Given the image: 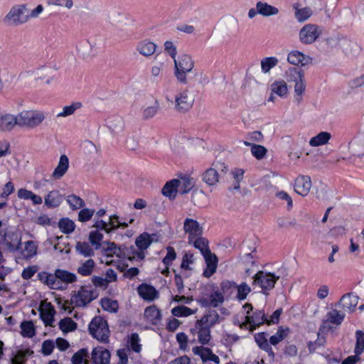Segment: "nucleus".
Masks as SVG:
<instances>
[{
	"label": "nucleus",
	"mask_w": 364,
	"mask_h": 364,
	"mask_svg": "<svg viewBox=\"0 0 364 364\" xmlns=\"http://www.w3.org/2000/svg\"><path fill=\"white\" fill-rule=\"evenodd\" d=\"M331 138V134L327 132H321L316 136L312 137L309 141L311 146H319L326 144Z\"/></svg>",
	"instance_id": "nucleus-36"
},
{
	"label": "nucleus",
	"mask_w": 364,
	"mask_h": 364,
	"mask_svg": "<svg viewBox=\"0 0 364 364\" xmlns=\"http://www.w3.org/2000/svg\"><path fill=\"white\" fill-rule=\"evenodd\" d=\"M358 296L354 293H346L341 298L336 306L341 307L343 310L349 313L353 312L358 303Z\"/></svg>",
	"instance_id": "nucleus-12"
},
{
	"label": "nucleus",
	"mask_w": 364,
	"mask_h": 364,
	"mask_svg": "<svg viewBox=\"0 0 364 364\" xmlns=\"http://www.w3.org/2000/svg\"><path fill=\"white\" fill-rule=\"evenodd\" d=\"M210 304L213 307H218L224 301V296L219 291H214L210 296Z\"/></svg>",
	"instance_id": "nucleus-62"
},
{
	"label": "nucleus",
	"mask_w": 364,
	"mask_h": 364,
	"mask_svg": "<svg viewBox=\"0 0 364 364\" xmlns=\"http://www.w3.org/2000/svg\"><path fill=\"white\" fill-rule=\"evenodd\" d=\"M82 105L80 102H74L70 105L65 106L62 112L57 114L58 117H66L75 113L77 109L82 107Z\"/></svg>",
	"instance_id": "nucleus-45"
},
{
	"label": "nucleus",
	"mask_w": 364,
	"mask_h": 364,
	"mask_svg": "<svg viewBox=\"0 0 364 364\" xmlns=\"http://www.w3.org/2000/svg\"><path fill=\"white\" fill-rule=\"evenodd\" d=\"M174 60V75L178 82L186 85L188 80L186 77L187 73H190L193 67L194 62L191 57L186 54L181 55L178 59L176 58Z\"/></svg>",
	"instance_id": "nucleus-2"
},
{
	"label": "nucleus",
	"mask_w": 364,
	"mask_h": 364,
	"mask_svg": "<svg viewBox=\"0 0 364 364\" xmlns=\"http://www.w3.org/2000/svg\"><path fill=\"white\" fill-rule=\"evenodd\" d=\"M236 288L237 284L232 281L225 280L220 283V292L226 296H230Z\"/></svg>",
	"instance_id": "nucleus-51"
},
{
	"label": "nucleus",
	"mask_w": 364,
	"mask_h": 364,
	"mask_svg": "<svg viewBox=\"0 0 364 364\" xmlns=\"http://www.w3.org/2000/svg\"><path fill=\"white\" fill-rule=\"evenodd\" d=\"M166 255L162 259V262L165 266L169 267L172 264L173 261L176 258V253L173 247L168 246L166 247Z\"/></svg>",
	"instance_id": "nucleus-63"
},
{
	"label": "nucleus",
	"mask_w": 364,
	"mask_h": 364,
	"mask_svg": "<svg viewBox=\"0 0 364 364\" xmlns=\"http://www.w3.org/2000/svg\"><path fill=\"white\" fill-rule=\"evenodd\" d=\"M278 63V59L276 57H267L261 60V68L264 73H267L269 70L276 66Z\"/></svg>",
	"instance_id": "nucleus-55"
},
{
	"label": "nucleus",
	"mask_w": 364,
	"mask_h": 364,
	"mask_svg": "<svg viewBox=\"0 0 364 364\" xmlns=\"http://www.w3.org/2000/svg\"><path fill=\"white\" fill-rule=\"evenodd\" d=\"M321 35L317 25L306 24L299 32V40L304 44H311L316 41Z\"/></svg>",
	"instance_id": "nucleus-9"
},
{
	"label": "nucleus",
	"mask_w": 364,
	"mask_h": 364,
	"mask_svg": "<svg viewBox=\"0 0 364 364\" xmlns=\"http://www.w3.org/2000/svg\"><path fill=\"white\" fill-rule=\"evenodd\" d=\"M55 272L58 280L61 283L64 282L65 284H71L77 281L76 275L67 270L57 269Z\"/></svg>",
	"instance_id": "nucleus-38"
},
{
	"label": "nucleus",
	"mask_w": 364,
	"mask_h": 364,
	"mask_svg": "<svg viewBox=\"0 0 364 364\" xmlns=\"http://www.w3.org/2000/svg\"><path fill=\"white\" fill-rule=\"evenodd\" d=\"M58 228L63 233L70 234L75 230V224L68 218H63L60 219Z\"/></svg>",
	"instance_id": "nucleus-39"
},
{
	"label": "nucleus",
	"mask_w": 364,
	"mask_h": 364,
	"mask_svg": "<svg viewBox=\"0 0 364 364\" xmlns=\"http://www.w3.org/2000/svg\"><path fill=\"white\" fill-rule=\"evenodd\" d=\"M311 187V181L308 176H299L294 182V191L296 193L306 196L310 191Z\"/></svg>",
	"instance_id": "nucleus-15"
},
{
	"label": "nucleus",
	"mask_w": 364,
	"mask_h": 364,
	"mask_svg": "<svg viewBox=\"0 0 364 364\" xmlns=\"http://www.w3.org/2000/svg\"><path fill=\"white\" fill-rule=\"evenodd\" d=\"M90 334L102 343L109 341V330L108 323L101 316H95L90 321L88 326Z\"/></svg>",
	"instance_id": "nucleus-3"
},
{
	"label": "nucleus",
	"mask_w": 364,
	"mask_h": 364,
	"mask_svg": "<svg viewBox=\"0 0 364 364\" xmlns=\"http://www.w3.org/2000/svg\"><path fill=\"white\" fill-rule=\"evenodd\" d=\"M89 358V352L87 348H81L73 354L71 358L73 364H90L87 360Z\"/></svg>",
	"instance_id": "nucleus-37"
},
{
	"label": "nucleus",
	"mask_w": 364,
	"mask_h": 364,
	"mask_svg": "<svg viewBox=\"0 0 364 364\" xmlns=\"http://www.w3.org/2000/svg\"><path fill=\"white\" fill-rule=\"evenodd\" d=\"M144 316L153 324H156L161 318V311L155 305L148 306L145 309Z\"/></svg>",
	"instance_id": "nucleus-30"
},
{
	"label": "nucleus",
	"mask_w": 364,
	"mask_h": 364,
	"mask_svg": "<svg viewBox=\"0 0 364 364\" xmlns=\"http://www.w3.org/2000/svg\"><path fill=\"white\" fill-rule=\"evenodd\" d=\"M256 7L258 9V14L263 16H274L279 14V9L277 7L262 1H258Z\"/></svg>",
	"instance_id": "nucleus-29"
},
{
	"label": "nucleus",
	"mask_w": 364,
	"mask_h": 364,
	"mask_svg": "<svg viewBox=\"0 0 364 364\" xmlns=\"http://www.w3.org/2000/svg\"><path fill=\"white\" fill-rule=\"evenodd\" d=\"M243 144L251 147V153L257 159H262L267 154V149L262 145L255 144L248 141H244Z\"/></svg>",
	"instance_id": "nucleus-34"
},
{
	"label": "nucleus",
	"mask_w": 364,
	"mask_h": 364,
	"mask_svg": "<svg viewBox=\"0 0 364 364\" xmlns=\"http://www.w3.org/2000/svg\"><path fill=\"white\" fill-rule=\"evenodd\" d=\"M171 314L174 316H188L194 314V311L185 306H178L172 309Z\"/></svg>",
	"instance_id": "nucleus-59"
},
{
	"label": "nucleus",
	"mask_w": 364,
	"mask_h": 364,
	"mask_svg": "<svg viewBox=\"0 0 364 364\" xmlns=\"http://www.w3.org/2000/svg\"><path fill=\"white\" fill-rule=\"evenodd\" d=\"M38 245L33 240L26 241L24 243V250L22 252L25 259H31L37 255Z\"/></svg>",
	"instance_id": "nucleus-35"
},
{
	"label": "nucleus",
	"mask_w": 364,
	"mask_h": 364,
	"mask_svg": "<svg viewBox=\"0 0 364 364\" xmlns=\"http://www.w3.org/2000/svg\"><path fill=\"white\" fill-rule=\"evenodd\" d=\"M349 149L354 156L364 155V136L358 135L349 143Z\"/></svg>",
	"instance_id": "nucleus-23"
},
{
	"label": "nucleus",
	"mask_w": 364,
	"mask_h": 364,
	"mask_svg": "<svg viewBox=\"0 0 364 364\" xmlns=\"http://www.w3.org/2000/svg\"><path fill=\"white\" fill-rule=\"evenodd\" d=\"M102 308L107 311L116 313L118 311L119 305L116 300L109 298H103L100 301Z\"/></svg>",
	"instance_id": "nucleus-47"
},
{
	"label": "nucleus",
	"mask_w": 364,
	"mask_h": 364,
	"mask_svg": "<svg viewBox=\"0 0 364 364\" xmlns=\"http://www.w3.org/2000/svg\"><path fill=\"white\" fill-rule=\"evenodd\" d=\"M18 126L35 128L45 119L43 112L38 111H23L17 115Z\"/></svg>",
	"instance_id": "nucleus-6"
},
{
	"label": "nucleus",
	"mask_w": 364,
	"mask_h": 364,
	"mask_svg": "<svg viewBox=\"0 0 364 364\" xmlns=\"http://www.w3.org/2000/svg\"><path fill=\"white\" fill-rule=\"evenodd\" d=\"M28 350H20L18 353L11 359V364H26L27 357L29 355Z\"/></svg>",
	"instance_id": "nucleus-64"
},
{
	"label": "nucleus",
	"mask_w": 364,
	"mask_h": 364,
	"mask_svg": "<svg viewBox=\"0 0 364 364\" xmlns=\"http://www.w3.org/2000/svg\"><path fill=\"white\" fill-rule=\"evenodd\" d=\"M184 231L188 234V243L191 244V241L196 237L201 236L203 235V228L200 226L198 222L196 220L186 218L183 223Z\"/></svg>",
	"instance_id": "nucleus-11"
},
{
	"label": "nucleus",
	"mask_w": 364,
	"mask_h": 364,
	"mask_svg": "<svg viewBox=\"0 0 364 364\" xmlns=\"http://www.w3.org/2000/svg\"><path fill=\"white\" fill-rule=\"evenodd\" d=\"M159 109V103L155 100L154 104L151 106L147 107L142 112V117L144 119H149L154 117L158 112Z\"/></svg>",
	"instance_id": "nucleus-58"
},
{
	"label": "nucleus",
	"mask_w": 364,
	"mask_h": 364,
	"mask_svg": "<svg viewBox=\"0 0 364 364\" xmlns=\"http://www.w3.org/2000/svg\"><path fill=\"white\" fill-rule=\"evenodd\" d=\"M287 60L294 65L306 66L312 63V58L309 55H306L299 50L291 51L288 54Z\"/></svg>",
	"instance_id": "nucleus-17"
},
{
	"label": "nucleus",
	"mask_w": 364,
	"mask_h": 364,
	"mask_svg": "<svg viewBox=\"0 0 364 364\" xmlns=\"http://www.w3.org/2000/svg\"><path fill=\"white\" fill-rule=\"evenodd\" d=\"M197 321L202 324L213 327L216 323L220 322V316L215 310H210L200 319Z\"/></svg>",
	"instance_id": "nucleus-33"
},
{
	"label": "nucleus",
	"mask_w": 364,
	"mask_h": 364,
	"mask_svg": "<svg viewBox=\"0 0 364 364\" xmlns=\"http://www.w3.org/2000/svg\"><path fill=\"white\" fill-rule=\"evenodd\" d=\"M40 317L46 326H53L55 310L50 303H47L43 307L39 309Z\"/></svg>",
	"instance_id": "nucleus-19"
},
{
	"label": "nucleus",
	"mask_w": 364,
	"mask_h": 364,
	"mask_svg": "<svg viewBox=\"0 0 364 364\" xmlns=\"http://www.w3.org/2000/svg\"><path fill=\"white\" fill-rule=\"evenodd\" d=\"M97 298L92 290L81 287L77 292H74L70 299V304L76 307H85Z\"/></svg>",
	"instance_id": "nucleus-7"
},
{
	"label": "nucleus",
	"mask_w": 364,
	"mask_h": 364,
	"mask_svg": "<svg viewBox=\"0 0 364 364\" xmlns=\"http://www.w3.org/2000/svg\"><path fill=\"white\" fill-rule=\"evenodd\" d=\"M255 340L258 346L263 350L268 353L269 355L274 357V353L267 340V333L262 332L255 334Z\"/></svg>",
	"instance_id": "nucleus-28"
},
{
	"label": "nucleus",
	"mask_w": 364,
	"mask_h": 364,
	"mask_svg": "<svg viewBox=\"0 0 364 364\" xmlns=\"http://www.w3.org/2000/svg\"><path fill=\"white\" fill-rule=\"evenodd\" d=\"M155 237H156L155 234L149 235L147 232H143L136 238L135 245L139 250H146L154 242Z\"/></svg>",
	"instance_id": "nucleus-26"
},
{
	"label": "nucleus",
	"mask_w": 364,
	"mask_h": 364,
	"mask_svg": "<svg viewBox=\"0 0 364 364\" xmlns=\"http://www.w3.org/2000/svg\"><path fill=\"white\" fill-rule=\"evenodd\" d=\"M196 329L198 330V340L202 345H208L211 339L210 328L207 325L202 324L196 321L195 324Z\"/></svg>",
	"instance_id": "nucleus-20"
},
{
	"label": "nucleus",
	"mask_w": 364,
	"mask_h": 364,
	"mask_svg": "<svg viewBox=\"0 0 364 364\" xmlns=\"http://www.w3.org/2000/svg\"><path fill=\"white\" fill-rule=\"evenodd\" d=\"M156 48V44L147 40L140 41L136 46V50L146 57L152 55L155 53Z\"/></svg>",
	"instance_id": "nucleus-27"
},
{
	"label": "nucleus",
	"mask_w": 364,
	"mask_h": 364,
	"mask_svg": "<svg viewBox=\"0 0 364 364\" xmlns=\"http://www.w3.org/2000/svg\"><path fill=\"white\" fill-rule=\"evenodd\" d=\"M191 244L193 245L196 248L198 249L202 255L204 254L206 250H210L208 247V240L205 237H203L202 235L196 237V238L191 241Z\"/></svg>",
	"instance_id": "nucleus-52"
},
{
	"label": "nucleus",
	"mask_w": 364,
	"mask_h": 364,
	"mask_svg": "<svg viewBox=\"0 0 364 364\" xmlns=\"http://www.w3.org/2000/svg\"><path fill=\"white\" fill-rule=\"evenodd\" d=\"M228 170V166L220 161L213 163L211 167L206 169L202 174V181L208 186H215Z\"/></svg>",
	"instance_id": "nucleus-4"
},
{
	"label": "nucleus",
	"mask_w": 364,
	"mask_h": 364,
	"mask_svg": "<svg viewBox=\"0 0 364 364\" xmlns=\"http://www.w3.org/2000/svg\"><path fill=\"white\" fill-rule=\"evenodd\" d=\"M68 167L69 159L68 156L65 154L61 155L58 164L52 173V177L55 179H60L67 172Z\"/></svg>",
	"instance_id": "nucleus-25"
},
{
	"label": "nucleus",
	"mask_w": 364,
	"mask_h": 364,
	"mask_svg": "<svg viewBox=\"0 0 364 364\" xmlns=\"http://www.w3.org/2000/svg\"><path fill=\"white\" fill-rule=\"evenodd\" d=\"M137 291L139 295L146 301H151L159 297V292L155 287L145 283L138 287Z\"/></svg>",
	"instance_id": "nucleus-18"
},
{
	"label": "nucleus",
	"mask_w": 364,
	"mask_h": 364,
	"mask_svg": "<svg viewBox=\"0 0 364 364\" xmlns=\"http://www.w3.org/2000/svg\"><path fill=\"white\" fill-rule=\"evenodd\" d=\"M279 279V276L274 273L261 270L253 277L252 285H258L262 289V292L267 295L268 291L274 287Z\"/></svg>",
	"instance_id": "nucleus-5"
},
{
	"label": "nucleus",
	"mask_w": 364,
	"mask_h": 364,
	"mask_svg": "<svg viewBox=\"0 0 364 364\" xmlns=\"http://www.w3.org/2000/svg\"><path fill=\"white\" fill-rule=\"evenodd\" d=\"M345 316L343 312L336 309H331L326 315L327 319L323 321V323L321 325L319 331H324L326 329H331V326L327 325L328 323L336 324V326L341 325L344 320Z\"/></svg>",
	"instance_id": "nucleus-10"
},
{
	"label": "nucleus",
	"mask_w": 364,
	"mask_h": 364,
	"mask_svg": "<svg viewBox=\"0 0 364 364\" xmlns=\"http://www.w3.org/2000/svg\"><path fill=\"white\" fill-rule=\"evenodd\" d=\"M76 251L85 256L91 257L94 255V250L91 248L90 245L85 242H77L75 246Z\"/></svg>",
	"instance_id": "nucleus-53"
},
{
	"label": "nucleus",
	"mask_w": 364,
	"mask_h": 364,
	"mask_svg": "<svg viewBox=\"0 0 364 364\" xmlns=\"http://www.w3.org/2000/svg\"><path fill=\"white\" fill-rule=\"evenodd\" d=\"M63 200V196L59 191L53 190L44 197V203L48 208H55L62 203Z\"/></svg>",
	"instance_id": "nucleus-21"
},
{
	"label": "nucleus",
	"mask_w": 364,
	"mask_h": 364,
	"mask_svg": "<svg viewBox=\"0 0 364 364\" xmlns=\"http://www.w3.org/2000/svg\"><path fill=\"white\" fill-rule=\"evenodd\" d=\"M50 289L55 290H62L64 287L62 286L61 282L58 280L56 272L54 274L49 273L48 279L46 284Z\"/></svg>",
	"instance_id": "nucleus-61"
},
{
	"label": "nucleus",
	"mask_w": 364,
	"mask_h": 364,
	"mask_svg": "<svg viewBox=\"0 0 364 364\" xmlns=\"http://www.w3.org/2000/svg\"><path fill=\"white\" fill-rule=\"evenodd\" d=\"M100 249L105 253L107 257H112L114 255L119 258H125L127 257L124 250L121 247H117L114 242H103Z\"/></svg>",
	"instance_id": "nucleus-16"
},
{
	"label": "nucleus",
	"mask_w": 364,
	"mask_h": 364,
	"mask_svg": "<svg viewBox=\"0 0 364 364\" xmlns=\"http://www.w3.org/2000/svg\"><path fill=\"white\" fill-rule=\"evenodd\" d=\"M59 328L63 333H68L75 331L77 328V323L70 317L61 319L59 322Z\"/></svg>",
	"instance_id": "nucleus-46"
},
{
	"label": "nucleus",
	"mask_w": 364,
	"mask_h": 364,
	"mask_svg": "<svg viewBox=\"0 0 364 364\" xmlns=\"http://www.w3.org/2000/svg\"><path fill=\"white\" fill-rule=\"evenodd\" d=\"M356 343L354 352L357 355H360L364 350V332L361 330H357L355 332Z\"/></svg>",
	"instance_id": "nucleus-57"
},
{
	"label": "nucleus",
	"mask_w": 364,
	"mask_h": 364,
	"mask_svg": "<svg viewBox=\"0 0 364 364\" xmlns=\"http://www.w3.org/2000/svg\"><path fill=\"white\" fill-rule=\"evenodd\" d=\"M175 109L180 112H186L188 111L194 103V99L190 95L188 89L178 92L175 96Z\"/></svg>",
	"instance_id": "nucleus-8"
},
{
	"label": "nucleus",
	"mask_w": 364,
	"mask_h": 364,
	"mask_svg": "<svg viewBox=\"0 0 364 364\" xmlns=\"http://www.w3.org/2000/svg\"><path fill=\"white\" fill-rule=\"evenodd\" d=\"M29 9L27 4H17L11 7L5 16L3 21L10 26L22 25L28 21V12Z\"/></svg>",
	"instance_id": "nucleus-1"
},
{
	"label": "nucleus",
	"mask_w": 364,
	"mask_h": 364,
	"mask_svg": "<svg viewBox=\"0 0 364 364\" xmlns=\"http://www.w3.org/2000/svg\"><path fill=\"white\" fill-rule=\"evenodd\" d=\"M289 332V328H284L282 326L279 327L277 333L269 338V343L273 346L277 345L287 336Z\"/></svg>",
	"instance_id": "nucleus-44"
},
{
	"label": "nucleus",
	"mask_w": 364,
	"mask_h": 364,
	"mask_svg": "<svg viewBox=\"0 0 364 364\" xmlns=\"http://www.w3.org/2000/svg\"><path fill=\"white\" fill-rule=\"evenodd\" d=\"M102 239V233L97 230L91 231L89 234V240L95 246V250H99L102 247V243H101V241Z\"/></svg>",
	"instance_id": "nucleus-56"
},
{
	"label": "nucleus",
	"mask_w": 364,
	"mask_h": 364,
	"mask_svg": "<svg viewBox=\"0 0 364 364\" xmlns=\"http://www.w3.org/2000/svg\"><path fill=\"white\" fill-rule=\"evenodd\" d=\"M7 237L10 240L6 238L5 244L11 252H14L21 249V237L18 234L13 232Z\"/></svg>",
	"instance_id": "nucleus-32"
},
{
	"label": "nucleus",
	"mask_w": 364,
	"mask_h": 364,
	"mask_svg": "<svg viewBox=\"0 0 364 364\" xmlns=\"http://www.w3.org/2000/svg\"><path fill=\"white\" fill-rule=\"evenodd\" d=\"M16 125H18L17 115L14 116L11 114H5L0 115L1 132H10Z\"/></svg>",
	"instance_id": "nucleus-22"
},
{
	"label": "nucleus",
	"mask_w": 364,
	"mask_h": 364,
	"mask_svg": "<svg viewBox=\"0 0 364 364\" xmlns=\"http://www.w3.org/2000/svg\"><path fill=\"white\" fill-rule=\"evenodd\" d=\"M180 186V180L177 178L172 179L166 183L164 186L161 193L164 196L168 197L170 200L176 198L177 188Z\"/></svg>",
	"instance_id": "nucleus-24"
},
{
	"label": "nucleus",
	"mask_w": 364,
	"mask_h": 364,
	"mask_svg": "<svg viewBox=\"0 0 364 364\" xmlns=\"http://www.w3.org/2000/svg\"><path fill=\"white\" fill-rule=\"evenodd\" d=\"M93 228H96V230H104L107 233H111L116 230V228L114 227L112 223L105 222L102 220L97 219L95 221Z\"/></svg>",
	"instance_id": "nucleus-49"
},
{
	"label": "nucleus",
	"mask_w": 364,
	"mask_h": 364,
	"mask_svg": "<svg viewBox=\"0 0 364 364\" xmlns=\"http://www.w3.org/2000/svg\"><path fill=\"white\" fill-rule=\"evenodd\" d=\"M271 90L272 93H275L279 97H284L287 93V83L284 80L274 81L271 85Z\"/></svg>",
	"instance_id": "nucleus-43"
},
{
	"label": "nucleus",
	"mask_w": 364,
	"mask_h": 364,
	"mask_svg": "<svg viewBox=\"0 0 364 364\" xmlns=\"http://www.w3.org/2000/svg\"><path fill=\"white\" fill-rule=\"evenodd\" d=\"M67 203L73 210H78L85 207V201L79 196L71 194L67 196Z\"/></svg>",
	"instance_id": "nucleus-42"
},
{
	"label": "nucleus",
	"mask_w": 364,
	"mask_h": 364,
	"mask_svg": "<svg viewBox=\"0 0 364 364\" xmlns=\"http://www.w3.org/2000/svg\"><path fill=\"white\" fill-rule=\"evenodd\" d=\"M95 263L92 259H89L78 267L77 272L82 276H90L92 274Z\"/></svg>",
	"instance_id": "nucleus-40"
},
{
	"label": "nucleus",
	"mask_w": 364,
	"mask_h": 364,
	"mask_svg": "<svg viewBox=\"0 0 364 364\" xmlns=\"http://www.w3.org/2000/svg\"><path fill=\"white\" fill-rule=\"evenodd\" d=\"M23 337L33 338L36 335L33 323L31 321H23L20 325Z\"/></svg>",
	"instance_id": "nucleus-41"
},
{
	"label": "nucleus",
	"mask_w": 364,
	"mask_h": 364,
	"mask_svg": "<svg viewBox=\"0 0 364 364\" xmlns=\"http://www.w3.org/2000/svg\"><path fill=\"white\" fill-rule=\"evenodd\" d=\"M287 80L289 82H298L301 79H304V70L297 68H291L287 71Z\"/></svg>",
	"instance_id": "nucleus-48"
},
{
	"label": "nucleus",
	"mask_w": 364,
	"mask_h": 364,
	"mask_svg": "<svg viewBox=\"0 0 364 364\" xmlns=\"http://www.w3.org/2000/svg\"><path fill=\"white\" fill-rule=\"evenodd\" d=\"M246 322L252 326H259L264 323H267V318L263 311L258 310L254 312L252 316H245Z\"/></svg>",
	"instance_id": "nucleus-31"
},
{
	"label": "nucleus",
	"mask_w": 364,
	"mask_h": 364,
	"mask_svg": "<svg viewBox=\"0 0 364 364\" xmlns=\"http://www.w3.org/2000/svg\"><path fill=\"white\" fill-rule=\"evenodd\" d=\"M109 128L114 132H119L123 130L124 122L120 117H114L108 121Z\"/></svg>",
	"instance_id": "nucleus-54"
},
{
	"label": "nucleus",
	"mask_w": 364,
	"mask_h": 364,
	"mask_svg": "<svg viewBox=\"0 0 364 364\" xmlns=\"http://www.w3.org/2000/svg\"><path fill=\"white\" fill-rule=\"evenodd\" d=\"M236 289L237 291V299L240 301L245 300L248 294L251 291V288L245 282H243L240 285L237 284Z\"/></svg>",
	"instance_id": "nucleus-60"
},
{
	"label": "nucleus",
	"mask_w": 364,
	"mask_h": 364,
	"mask_svg": "<svg viewBox=\"0 0 364 364\" xmlns=\"http://www.w3.org/2000/svg\"><path fill=\"white\" fill-rule=\"evenodd\" d=\"M110 352L102 346L92 349L91 358L94 364H109Z\"/></svg>",
	"instance_id": "nucleus-14"
},
{
	"label": "nucleus",
	"mask_w": 364,
	"mask_h": 364,
	"mask_svg": "<svg viewBox=\"0 0 364 364\" xmlns=\"http://www.w3.org/2000/svg\"><path fill=\"white\" fill-rule=\"evenodd\" d=\"M205 264H206V269L203 271V275L205 277H211L216 271L217 266H218V257L217 256L212 253L210 250H206L204 254H203Z\"/></svg>",
	"instance_id": "nucleus-13"
},
{
	"label": "nucleus",
	"mask_w": 364,
	"mask_h": 364,
	"mask_svg": "<svg viewBox=\"0 0 364 364\" xmlns=\"http://www.w3.org/2000/svg\"><path fill=\"white\" fill-rule=\"evenodd\" d=\"M180 180V191L182 194L188 193L193 188L195 181L189 176L182 177Z\"/></svg>",
	"instance_id": "nucleus-50"
}]
</instances>
